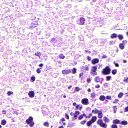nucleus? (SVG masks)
<instances>
[{
	"label": "nucleus",
	"mask_w": 128,
	"mask_h": 128,
	"mask_svg": "<svg viewBox=\"0 0 128 128\" xmlns=\"http://www.w3.org/2000/svg\"><path fill=\"white\" fill-rule=\"evenodd\" d=\"M33 118L32 116H30L26 120V122L28 124H29L30 126H32L34 124V122L33 121Z\"/></svg>",
	"instance_id": "1"
},
{
	"label": "nucleus",
	"mask_w": 128,
	"mask_h": 128,
	"mask_svg": "<svg viewBox=\"0 0 128 128\" xmlns=\"http://www.w3.org/2000/svg\"><path fill=\"white\" fill-rule=\"evenodd\" d=\"M110 72V70L108 66H106L102 71V73L104 75L109 74Z\"/></svg>",
	"instance_id": "2"
},
{
	"label": "nucleus",
	"mask_w": 128,
	"mask_h": 128,
	"mask_svg": "<svg viewBox=\"0 0 128 128\" xmlns=\"http://www.w3.org/2000/svg\"><path fill=\"white\" fill-rule=\"evenodd\" d=\"M82 103L84 104L87 105L88 104V100L86 98H84L81 100Z\"/></svg>",
	"instance_id": "3"
},
{
	"label": "nucleus",
	"mask_w": 128,
	"mask_h": 128,
	"mask_svg": "<svg viewBox=\"0 0 128 128\" xmlns=\"http://www.w3.org/2000/svg\"><path fill=\"white\" fill-rule=\"evenodd\" d=\"M126 42L127 41L125 40L124 41H123L122 43L120 44L119 46L120 48L121 49H124V46L125 43H126Z\"/></svg>",
	"instance_id": "4"
},
{
	"label": "nucleus",
	"mask_w": 128,
	"mask_h": 128,
	"mask_svg": "<svg viewBox=\"0 0 128 128\" xmlns=\"http://www.w3.org/2000/svg\"><path fill=\"white\" fill-rule=\"evenodd\" d=\"M71 71L70 69L62 70V73L64 74H66L70 73Z\"/></svg>",
	"instance_id": "5"
},
{
	"label": "nucleus",
	"mask_w": 128,
	"mask_h": 128,
	"mask_svg": "<svg viewBox=\"0 0 128 128\" xmlns=\"http://www.w3.org/2000/svg\"><path fill=\"white\" fill-rule=\"evenodd\" d=\"M91 97L92 98V100L94 101H95L96 100V99L95 98L96 97V94L95 93H92L91 94Z\"/></svg>",
	"instance_id": "6"
},
{
	"label": "nucleus",
	"mask_w": 128,
	"mask_h": 128,
	"mask_svg": "<svg viewBox=\"0 0 128 128\" xmlns=\"http://www.w3.org/2000/svg\"><path fill=\"white\" fill-rule=\"evenodd\" d=\"M89 68L88 66H82L81 68V70L82 71L88 70Z\"/></svg>",
	"instance_id": "7"
},
{
	"label": "nucleus",
	"mask_w": 128,
	"mask_h": 128,
	"mask_svg": "<svg viewBox=\"0 0 128 128\" xmlns=\"http://www.w3.org/2000/svg\"><path fill=\"white\" fill-rule=\"evenodd\" d=\"M28 95L30 97L32 98L34 97V92L32 91H30L29 92Z\"/></svg>",
	"instance_id": "8"
},
{
	"label": "nucleus",
	"mask_w": 128,
	"mask_h": 128,
	"mask_svg": "<svg viewBox=\"0 0 128 128\" xmlns=\"http://www.w3.org/2000/svg\"><path fill=\"white\" fill-rule=\"evenodd\" d=\"M82 108V106L81 104H79L77 105L75 109L81 110Z\"/></svg>",
	"instance_id": "9"
},
{
	"label": "nucleus",
	"mask_w": 128,
	"mask_h": 128,
	"mask_svg": "<svg viewBox=\"0 0 128 128\" xmlns=\"http://www.w3.org/2000/svg\"><path fill=\"white\" fill-rule=\"evenodd\" d=\"M99 62V60L97 58L94 59L92 61V63L93 64H95L98 63Z\"/></svg>",
	"instance_id": "10"
},
{
	"label": "nucleus",
	"mask_w": 128,
	"mask_h": 128,
	"mask_svg": "<svg viewBox=\"0 0 128 128\" xmlns=\"http://www.w3.org/2000/svg\"><path fill=\"white\" fill-rule=\"evenodd\" d=\"M85 19L83 18H81L80 19V24H83L84 23Z\"/></svg>",
	"instance_id": "11"
},
{
	"label": "nucleus",
	"mask_w": 128,
	"mask_h": 128,
	"mask_svg": "<svg viewBox=\"0 0 128 128\" xmlns=\"http://www.w3.org/2000/svg\"><path fill=\"white\" fill-rule=\"evenodd\" d=\"M98 117L100 118H101L102 117V112L100 111L98 113Z\"/></svg>",
	"instance_id": "12"
},
{
	"label": "nucleus",
	"mask_w": 128,
	"mask_h": 128,
	"mask_svg": "<svg viewBox=\"0 0 128 128\" xmlns=\"http://www.w3.org/2000/svg\"><path fill=\"white\" fill-rule=\"evenodd\" d=\"M99 98L100 100L103 101L105 100L106 98L104 96L101 95L100 97Z\"/></svg>",
	"instance_id": "13"
},
{
	"label": "nucleus",
	"mask_w": 128,
	"mask_h": 128,
	"mask_svg": "<svg viewBox=\"0 0 128 128\" xmlns=\"http://www.w3.org/2000/svg\"><path fill=\"white\" fill-rule=\"evenodd\" d=\"M103 120L106 122H108L110 121L109 119L106 116H104V117Z\"/></svg>",
	"instance_id": "14"
},
{
	"label": "nucleus",
	"mask_w": 128,
	"mask_h": 128,
	"mask_svg": "<svg viewBox=\"0 0 128 128\" xmlns=\"http://www.w3.org/2000/svg\"><path fill=\"white\" fill-rule=\"evenodd\" d=\"M99 111L96 108H95L94 110H93L92 111V112L94 114H97L98 112Z\"/></svg>",
	"instance_id": "15"
},
{
	"label": "nucleus",
	"mask_w": 128,
	"mask_h": 128,
	"mask_svg": "<svg viewBox=\"0 0 128 128\" xmlns=\"http://www.w3.org/2000/svg\"><path fill=\"white\" fill-rule=\"evenodd\" d=\"M97 69V67L96 66H93L92 68V70L90 71H96Z\"/></svg>",
	"instance_id": "16"
},
{
	"label": "nucleus",
	"mask_w": 128,
	"mask_h": 128,
	"mask_svg": "<svg viewBox=\"0 0 128 128\" xmlns=\"http://www.w3.org/2000/svg\"><path fill=\"white\" fill-rule=\"evenodd\" d=\"M97 119V117L95 116H93L92 118V120H91L93 123Z\"/></svg>",
	"instance_id": "17"
},
{
	"label": "nucleus",
	"mask_w": 128,
	"mask_h": 128,
	"mask_svg": "<svg viewBox=\"0 0 128 128\" xmlns=\"http://www.w3.org/2000/svg\"><path fill=\"white\" fill-rule=\"evenodd\" d=\"M94 80L96 82H98L100 81V78L98 76L95 78Z\"/></svg>",
	"instance_id": "18"
},
{
	"label": "nucleus",
	"mask_w": 128,
	"mask_h": 128,
	"mask_svg": "<svg viewBox=\"0 0 128 128\" xmlns=\"http://www.w3.org/2000/svg\"><path fill=\"white\" fill-rule=\"evenodd\" d=\"M113 123L114 124H118L120 123V121L117 119H116L113 121Z\"/></svg>",
	"instance_id": "19"
},
{
	"label": "nucleus",
	"mask_w": 128,
	"mask_h": 128,
	"mask_svg": "<svg viewBox=\"0 0 128 128\" xmlns=\"http://www.w3.org/2000/svg\"><path fill=\"white\" fill-rule=\"evenodd\" d=\"M120 123L122 124L125 125H127L128 124V122L126 121L123 120Z\"/></svg>",
	"instance_id": "20"
},
{
	"label": "nucleus",
	"mask_w": 128,
	"mask_h": 128,
	"mask_svg": "<svg viewBox=\"0 0 128 128\" xmlns=\"http://www.w3.org/2000/svg\"><path fill=\"white\" fill-rule=\"evenodd\" d=\"M100 127L106 128L107 127V125L106 124L102 122L100 125Z\"/></svg>",
	"instance_id": "21"
},
{
	"label": "nucleus",
	"mask_w": 128,
	"mask_h": 128,
	"mask_svg": "<svg viewBox=\"0 0 128 128\" xmlns=\"http://www.w3.org/2000/svg\"><path fill=\"white\" fill-rule=\"evenodd\" d=\"M117 36V35L116 34H113L110 36V37L111 38H116Z\"/></svg>",
	"instance_id": "22"
},
{
	"label": "nucleus",
	"mask_w": 128,
	"mask_h": 128,
	"mask_svg": "<svg viewBox=\"0 0 128 128\" xmlns=\"http://www.w3.org/2000/svg\"><path fill=\"white\" fill-rule=\"evenodd\" d=\"M58 57L62 59L64 58L65 56L63 54H61L58 56Z\"/></svg>",
	"instance_id": "23"
},
{
	"label": "nucleus",
	"mask_w": 128,
	"mask_h": 128,
	"mask_svg": "<svg viewBox=\"0 0 128 128\" xmlns=\"http://www.w3.org/2000/svg\"><path fill=\"white\" fill-rule=\"evenodd\" d=\"M90 73L92 74L93 76H96L97 74V72L96 71H90Z\"/></svg>",
	"instance_id": "24"
},
{
	"label": "nucleus",
	"mask_w": 128,
	"mask_h": 128,
	"mask_svg": "<svg viewBox=\"0 0 128 128\" xmlns=\"http://www.w3.org/2000/svg\"><path fill=\"white\" fill-rule=\"evenodd\" d=\"M106 80L109 81L111 80L112 77L110 76H107L106 77Z\"/></svg>",
	"instance_id": "25"
},
{
	"label": "nucleus",
	"mask_w": 128,
	"mask_h": 128,
	"mask_svg": "<svg viewBox=\"0 0 128 128\" xmlns=\"http://www.w3.org/2000/svg\"><path fill=\"white\" fill-rule=\"evenodd\" d=\"M93 123L91 120L87 122V125L88 126H90Z\"/></svg>",
	"instance_id": "26"
},
{
	"label": "nucleus",
	"mask_w": 128,
	"mask_h": 128,
	"mask_svg": "<svg viewBox=\"0 0 128 128\" xmlns=\"http://www.w3.org/2000/svg\"><path fill=\"white\" fill-rule=\"evenodd\" d=\"M41 55V54H40V52H36L35 54V55L36 56H38L40 58V56Z\"/></svg>",
	"instance_id": "27"
},
{
	"label": "nucleus",
	"mask_w": 128,
	"mask_h": 128,
	"mask_svg": "<svg viewBox=\"0 0 128 128\" xmlns=\"http://www.w3.org/2000/svg\"><path fill=\"white\" fill-rule=\"evenodd\" d=\"M7 116L8 118H11L12 116V114L10 113H8L7 114Z\"/></svg>",
	"instance_id": "28"
},
{
	"label": "nucleus",
	"mask_w": 128,
	"mask_h": 128,
	"mask_svg": "<svg viewBox=\"0 0 128 128\" xmlns=\"http://www.w3.org/2000/svg\"><path fill=\"white\" fill-rule=\"evenodd\" d=\"M6 123V121L5 120H2V125H4Z\"/></svg>",
	"instance_id": "29"
},
{
	"label": "nucleus",
	"mask_w": 128,
	"mask_h": 128,
	"mask_svg": "<svg viewBox=\"0 0 128 128\" xmlns=\"http://www.w3.org/2000/svg\"><path fill=\"white\" fill-rule=\"evenodd\" d=\"M102 122V120H99L97 122L100 125Z\"/></svg>",
	"instance_id": "30"
},
{
	"label": "nucleus",
	"mask_w": 128,
	"mask_h": 128,
	"mask_svg": "<svg viewBox=\"0 0 128 128\" xmlns=\"http://www.w3.org/2000/svg\"><path fill=\"white\" fill-rule=\"evenodd\" d=\"M76 69L75 68H73L72 70V73L74 74H75L76 73Z\"/></svg>",
	"instance_id": "31"
},
{
	"label": "nucleus",
	"mask_w": 128,
	"mask_h": 128,
	"mask_svg": "<svg viewBox=\"0 0 128 128\" xmlns=\"http://www.w3.org/2000/svg\"><path fill=\"white\" fill-rule=\"evenodd\" d=\"M44 125L45 126L48 127L49 126V124L48 122H46L44 123Z\"/></svg>",
	"instance_id": "32"
},
{
	"label": "nucleus",
	"mask_w": 128,
	"mask_h": 128,
	"mask_svg": "<svg viewBox=\"0 0 128 128\" xmlns=\"http://www.w3.org/2000/svg\"><path fill=\"white\" fill-rule=\"evenodd\" d=\"M123 94L122 92L120 93L118 95V97L119 98H121L123 96Z\"/></svg>",
	"instance_id": "33"
},
{
	"label": "nucleus",
	"mask_w": 128,
	"mask_h": 128,
	"mask_svg": "<svg viewBox=\"0 0 128 128\" xmlns=\"http://www.w3.org/2000/svg\"><path fill=\"white\" fill-rule=\"evenodd\" d=\"M31 80L32 81V82H34L35 80V77L34 76H32L31 78Z\"/></svg>",
	"instance_id": "34"
},
{
	"label": "nucleus",
	"mask_w": 128,
	"mask_h": 128,
	"mask_svg": "<svg viewBox=\"0 0 128 128\" xmlns=\"http://www.w3.org/2000/svg\"><path fill=\"white\" fill-rule=\"evenodd\" d=\"M124 80L125 82L127 83L128 82V78L127 77L124 78Z\"/></svg>",
	"instance_id": "35"
},
{
	"label": "nucleus",
	"mask_w": 128,
	"mask_h": 128,
	"mask_svg": "<svg viewBox=\"0 0 128 128\" xmlns=\"http://www.w3.org/2000/svg\"><path fill=\"white\" fill-rule=\"evenodd\" d=\"M117 72V70H114L112 71V74H116Z\"/></svg>",
	"instance_id": "36"
},
{
	"label": "nucleus",
	"mask_w": 128,
	"mask_h": 128,
	"mask_svg": "<svg viewBox=\"0 0 128 128\" xmlns=\"http://www.w3.org/2000/svg\"><path fill=\"white\" fill-rule=\"evenodd\" d=\"M118 36L120 40H122L123 39V36L122 35L120 34Z\"/></svg>",
	"instance_id": "37"
},
{
	"label": "nucleus",
	"mask_w": 128,
	"mask_h": 128,
	"mask_svg": "<svg viewBox=\"0 0 128 128\" xmlns=\"http://www.w3.org/2000/svg\"><path fill=\"white\" fill-rule=\"evenodd\" d=\"M80 90V89L79 87H76L75 88V91L78 92Z\"/></svg>",
	"instance_id": "38"
},
{
	"label": "nucleus",
	"mask_w": 128,
	"mask_h": 128,
	"mask_svg": "<svg viewBox=\"0 0 128 128\" xmlns=\"http://www.w3.org/2000/svg\"><path fill=\"white\" fill-rule=\"evenodd\" d=\"M116 106H114L113 108H114V113L116 112L117 110V108H116Z\"/></svg>",
	"instance_id": "39"
},
{
	"label": "nucleus",
	"mask_w": 128,
	"mask_h": 128,
	"mask_svg": "<svg viewBox=\"0 0 128 128\" xmlns=\"http://www.w3.org/2000/svg\"><path fill=\"white\" fill-rule=\"evenodd\" d=\"M112 128H117V126L116 125L113 124L112 126Z\"/></svg>",
	"instance_id": "40"
},
{
	"label": "nucleus",
	"mask_w": 128,
	"mask_h": 128,
	"mask_svg": "<svg viewBox=\"0 0 128 128\" xmlns=\"http://www.w3.org/2000/svg\"><path fill=\"white\" fill-rule=\"evenodd\" d=\"M13 94V92L11 91H8L7 92V94L8 96H10L11 94Z\"/></svg>",
	"instance_id": "41"
},
{
	"label": "nucleus",
	"mask_w": 128,
	"mask_h": 128,
	"mask_svg": "<svg viewBox=\"0 0 128 128\" xmlns=\"http://www.w3.org/2000/svg\"><path fill=\"white\" fill-rule=\"evenodd\" d=\"M80 114V112L79 111H76L75 112L74 114L77 116L78 115Z\"/></svg>",
	"instance_id": "42"
},
{
	"label": "nucleus",
	"mask_w": 128,
	"mask_h": 128,
	"mask_svg": "<svg viewBox=\"0 0 128 128\" xmlns=\"http://www.w3.org/2000/svg\"><path fill=\"white\" fill-rule=\"evenodd\" d=\"M106 98L108 100L110 99V100H111L112 99L111 96H106Z\"/></svg>",
	"instance_id": "43"
},
{
	"label": "nucleus",
	"mask_w": 128,
	"mask_h": 128,
	"mask_svg": "<svg viewBox=\"0 0 128 128\" xmlns=\"http://www.w3.org/2000/svg\"><path fill=\"white\" fill-rule=\"evenodd\" d=\"M114 64L116 66L118 67L119 66L118 64V63H116L115 62H114Z\"/></svg>",
	"instance_id": "44"
},
{
	"label": "nucleus",
	"mask_w": 128,
	"mask_h": 128,
	"mask_svg": "<svg viewBox=\"0 0 128 128\" xmlns=\"http://www.w3.org/2000/svg\"><path fill=\"white\" fill-rule=\"evenodd\" d=\"M83 117L82 114L80 115L78 118V119L80 120L82 119Z\"/></svg>",
	"instance_id": "45"
},
{
	"label": "nucleus",
	"mask_w": 128,
	"mask_h": 128,
	"mask_svg": "<svg viewBox=\"0 0 128 128\" xmlns=\"http://www.w3.org/2000/svg\"><path fill=\"white\" fill-rule=\"evenodd\" d=\"M124 112H128V106L125 108Z\"/></svg>",
	"instance_id": "46"
},
{
	"label": "nucleus",
	"mask_w": 128,
	"mask_h": 128,
	"mask_svg": "<svg viewBox=\"0 0 128 128\" xmlns=\"http://www.w3.org/2000/svg\"><path fill=\"white\" fill-rule=\"evenodd\" d=\"M36 72L38 74L40 73L41 72V70H40V69L39 68H38L36 70Z\"/></svg>",
	"instance_id": "47"
},
{
	"label": "nucleus",
	"mask_w": 128,
	"mask_h": 128,
	"mask_svg": "<svg viewBox=\"0 0 128 128\" xmlns=\"http://www.w3.org/2000/svg\"><path fill=\"white\" fill-rule=\"evenodd\" d=\"M118 100L117 99H116L114 100V101L113 102V103H117L118 102Z\"/></svg>",
	"instance_id": "48"
},
{
	"label": "nucleus",
	"mask_w": 128,
	"mask_h": 128,
	"mask_svg": "<svg viewBox=\"0 0 128 128\" xmlns=\"http://www.w3.org/2000/svg\"><path fill=\"white\" fill-rule=\"evenodd\" d=\"M91 81V79L90 78H88L87 79V82L88 83H90Z\"/></svg>",
	"instance_id": "49"
},
{
	"label": "nucleus",
	"mask_w": 128,
	"mask_h": 128,
	"mask_svg": "<svg viewBox=\"0 0 128 128\" xmlns=\"http://www.w3.org/2000/svg\"><path fill=\"white\" fill-rule=\"evenodd\" d=\"M65 116L66 118L68 119H69V117L66 114H65Z\"/></svg>",
	"instance_id": "50"
},
{
	"label": "nucleus",
	"mask_w": 128,
	"mask_h": 128,
	"mask_svg": "<svg viewBox=\"0 0 128 128\" xmlns=\"http://www.w3.org/2000/svg\"><path fill=\"white\" fill-rule=\"evenodd\" d=\"M100 86L99 84H97L95 86V87L96 88H99L100 87Z\"/></svg>",
	"instance_id": "51"
},
{
	"label": "nucleus",
	"mask_w": 128,
	"mask_h": 128,
	"mask_svg": "<svg viewBox=\"0 0 128 128\" xmlns=\"http://www.w3.org/2000/svg\"><path fill=\"white\" fill-rule=\"evenodd\" d=\"M108 84L107 83H105L104 84V86H105L107 87L108 86Z\"/></svg>",
	"instance_id": "52"
},
{
	"label": "nucleus",
	"mask_w": 128,
	"mask_h": 128,
	"mask_svg": "<svg viewBox=\"0 0 128 128\" xmlns=\"http://www.w3.org/2000/svg\"><path fill=\"white\" fill-rule=\"evenodd\" d=\"M86 122V121L84 120L82 122L81 124H84Z\"/></svg>",
	"instance_id": "53"
},
{
	"label": "nucleus",
	"mask_w": 128,
	"mask_h": 128,
	"mask_svg": "<svg viewBox=\"0 0 128 128\" xmlns=\"http://www.w3.org/2000/svg\"><path fill=\"white\" fill-rule=\"evenodd\" d=\"M86 109L88 111H90V108H87Z\"/></svg>",
	"instance_id": "54"
},
{
	"label": "nucleus",
	"mask_w": 128,
	"mask_h": 128,
	"mask_svg": "<svg viewBox=\"0 0 128 128\" xmlns=\"http://www.w3.org/2000/svg\"><path fill=\"white\" fill-rule=\"evenodd\" d=\"M6 111L4 110H3L2 111L3 114H6Z\"/></svg>",
	"instance_id": "55"
},
{
	"label": "nucleus",
	"mask_w": 128,
	"mask_h": 128,
	"mask_svg": "<svg viewBox=\"0 0 128 128\" xmlns=\"http://www.w3.org/2000/svg\"><path fill=\"white\" fill-rule=\"evenodd\" d=\"M114 43V42L113 41H110L109 42V44H113Z\"/></svg>",
	"instance_id": "56"
},
{
	"label": "nucleus",
	"mask_w": 128,
	"mask_h": 128,
	"mask_svg": "<svg viewBox=\"0 0 128 128\" xmlns=\"http://www.w3.org/2000/svg\"><path fill=\"white\" fill-rule=\"evenodd\" d=\"M76 102H74L73 103V105L74 106H76Z\"/></svg>",
	"instance_id": "57"
},
{
	"label": "nucleus",
	"mask_w": 128,
	"mask_h": 128,
	"mask_svg": "<svg viewBox=\"0 0 128 128\" xmlns=\"http://www.w3.org/2000/svg\"><path fill=\"white\" fill-rule=\"evenodd\" d=\"M74 114L72 112H71L70 113V115L71 116H72Z\"/></svg>",
	"instance_id": "58"
},
{
	"label": "nucleus",
	"mask_w": 128,
	"mask_h": 128,
	"mask_svg": "<svg viewBox=\"0 0 128 128\" xmlns=\"http://www.w3.org/2000/svg\"><path fill=\"white\" fill-rule=\"evenodd\" d=\"M43 64H41L39 65V66L40 67L42 66Z\"/></svg>",
	"instance_id": "59"
},
{
	"label": "nucleus",
	"mask_w": 128,
	"mask_h": 128,
	"mask_svg": "<svg viewBox=\"0 0 128 128\" xmlns=\"http://www.w3.org/2000/svg\"><path fill=\"white\" fill-rule=\"evenodd\" d=\"M66 123L65 122H62V124L63 125H65L66 124Z\"/></svg>",
	"instance_id": "60"
},
{
	"label": "nucleus",
	"mask_w": 128,
	"mask_h": 128,
	"mask_svg": "<svg viewBox=\"0 0 128 128\" xmlns=\"http://www.w3.org/2000/svg\"><path fill=\"white\" fill-rule=\"evenodd\" d=\"M72 87V86H68V89H70Z\"/></svg>",
	"instance_id": "61"
},
{
	"label": "nucleus",
	"mask_w": 128,
	"mask_h": 128,
	"mask_svg": "<svg viewBox=\"0 0 128 128\" xmlns=\"http://www.w3.org/2000/svg\"><path fill=\"white\" fill-rule=\"evenodd\" d=\"M123 62H124V63H126L127 62V61L126 60H123Z\"/></svg>",
	"instance_id": "62"
},
{
	"label": "nucleus",
	"mask_w": 128,
	"mask_h": 128,
	"mask_svg": "<svg viewBox=\"0 0 128 128\" xmlns=\"http://www.w3.org/2000/svg\"><path fill=\"white\" fill-rule=\"evenodd\" d=\"M61 120L63 122L65 120V119L64 118H63Z\"/></svg>",
	"instance_id": "63"
},
{
	"label": "nucleus",
	"mask_w": 128,
	"mask_h": 128,
	"mask_svg": "<svg viewBox=\"0 0 128 128\" xmlns=\"http://www.w3.org/2000/svg\"><path fill=\"white\" fill-rule=\"evenodd\" d=\"M88 92H90L91 90L90 89V88H88Z\"/></svg>",
	"instance_id": "64"
}]
</instances>
